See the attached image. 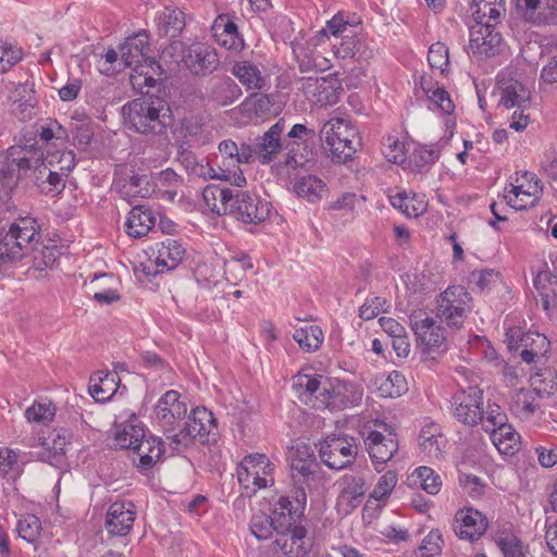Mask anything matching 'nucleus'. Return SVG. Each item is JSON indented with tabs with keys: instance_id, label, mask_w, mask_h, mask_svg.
Returning <instances> with one entry per match:
<instances>
[{
	"instance_id": "32",
	"label": "nucleus",
	"mask_w": 557,
	"mask_h": 557,
	"mask_svg": "<svg viewBox=\"0 0 557 557\" xmlns=\"http://www.w3.org/2000/svg\"><path fill=\"white\" fill-rule=\"evenodd\" d=\"M213 36L219 45L231 50H237L244 46V40L238 33L234 18L228 14H220L212 24Z\"/></svg>"
},
{
	"instance_id": "1",
	"label": "nucleus",
	"mask_w": 557,
	"mask_h": 557,
	"mask_svg": "<svg viewBox=\"0 0 557 557\" xmlns=\"http://www.w3.org/2000/svg\"><path fill=\"white\" fill-rule=\"evenodd\" d=\"M307 503V493L300 492L295 498L281 496L273 505L271 518L278 537L275 544L288 557H306L311 545L306 541L307 530L300 524Z\"/></svg>"
},
{
	"instance_id": "30",
	"label": "nucleus",
	"mask_w": 557,
	"mask_h": 557,
	"mask_svg": "<svg viewBox=\"0 0 557 557\" xmlns=\"http://www.w3.org/2000/svg\"><path fill=\"white\" fill-rule=\"evenodd\" d=\"M542 308L548 315L557 314V276L549 270L540 271L533 278Z\"/></svg>"
},
{
	"instance_id": "53",
	"label": "nucleus",
	"mask_w": 557,
	"mask_h": 557,
	"mask_svg": "<svg viewBox=\"0 0 557 557\" xmlns=\"http://www.w3.org/2000/svg\"><path fill=\"white\" fill-rule=\"evenodd\" d=\"M249 528L258 540H268L276 532V527L270 515L264 512L255 513L251 517Z\"/></svg>"
},
{
	"instance_id": "40",
	"label": "nucleus",
	"mask_w": 557,
	"mask_h": 557,
	"mask_svg": "<svg viewBox=\"0 0 557 557\" xmlns=\"http://www.w3.org/2000/svg\"><path fill=\"white\" fill-rule=\"evenodd\" d=\"M389 202L407 218H418L428 209V202L424 195H410L406 190L391 195Z\"/></svg>"
},
{
	"instance_id": "39",
	"label": "nucleus",
	"mask_w": 557,
	"mask_h": 557,
	"mask_svg": "<svg viewBox=\"0 0 557 557\" xmlns=\"http://www.w3.org/2000/svg\"><path fill=\"white\" fill-rule=\"evenodd\" d=\"M209 98L219 106L225 107L234 103L240 96L242 89L236 82L228 77H214L210 81Z\"/></svg>"
},
{
	"instance_id": "36",
	"label": "nucleus",
	"mask_w": 557,
	"mask_h": 557,
	"mask_svg": "<svg viewBox=\"0 0 557 557\" xmlns=\"http://www.w3.org/2000/svg\"><path fill=\"white\" fill-rule=\"evenodd\" d=\"M154 21L160 37L176 38L185 27V14L177 8H164L156 15Z\"/></svg>"
},
{
	"instance_id": "47",
	"label": "nucleus",
	"mask_w": 557,
	"mask_h": 557,
	"mask_svg": "<svg viewBox=\"0 0 557 557\" xmlns=\"http://www.w3.org/2000/svg\"><path fill=\"white\" fill-rule=\"evenodd\" d=\"M293 338L304 351L314 352L322 346L324 335L319 325H307L296 329Z\"/></svg>"
},
{
	"instance_id": "45",
	"label": "nucleus",
	"mask_w": 557,
	"mask_h": 557,
	"mask_svg": "<svg viewBox=\"0 0 557 557\" xmlns=\"http://www.w3.org/2000/svg\"><path fill=\"white\" fill-rule=\"evenodd\" d=\"M540 391L536 388H520L515 392L510 405L511 411L520 418L532 417L539 408Z\"/></svg>"
},
{
	"instance_id": "56",
	"label": "nucleus",
	"mask_w": 557,
	"mask_h": 557,
	"mask_svg": "<svg viewBox=\"0 0 557 557\" xmlns=\"http://www.w3.org/2000/svg\"><path fill=\"white\" fill-rule=\"evenodd\" d=\"M20 474L17 454L8 447H0V476L15 479Z\"/></svg>"
},
{
	"instance_id": "55",
	"label": "nucleus",
	"mask_w": 557,
	"mask_h": 557,
	"mask_svg": "<svg viewBox=\"0 0 557 557\" xmlns=\"http://www.w3.org/2000/svg\"><path fill=\"white\" fill-rule=\"evenodd\" d=\"M382 151L389 162L400 164L406 160L405 143L394 135L384 138Z\"/></svg>"
},
{
	"instance_id": "4",
	"label": "nucleus",
	"mask_w": 557,
	"mask_h": 557,
	"mask_svg": "<svg viewBox=\"0 0 557 557\" xmlns=\"http://www.w3.org/2000/svg\"><path fill=\"white\" fill-rule=\"evenodd\" d=\"M319 137L332 162L338 164L351 161L361 146L356 127L343 117H332L325 121L319 132Z\"/></svg>"
},
{
	"instance_id": "34",
	"label": "nucleus",
	"mask_w": 557,
	"mask_h": 557,
	"mask_svg": "<svg viewBox=\"0 0 557 557\" xmlns=\"http://www.w3.org/2000/svg\"><path fill=\"white\" fill-rule=\"evenodd\" d=\"M156 224V216L149 207L137 205L132 208L125 221V231L133 238L146 236Z\"/></svg>"
},
{
	"instance_id": "41",
	"label": "nucleus",
	"mask_w": 557,
	"mask_h": 557,
	"mask_svg": "<svg viewBox=\"0 0 557 557\" xmlns=\"http://www.w3.org/2000/svg\"><path fill=\"white\" fill-rule=\"evenodd\" d=\"M233 193L230 188L210 184L202 189V199L211 212L218 215L227 214Z\"/></svg>"
},
{
	"instance_id": "19",
	"label": "nucleus",
	"mask_w": 557,
	"mask_h": 557,
	"mask_svg": "<svg viewBox=\"0 0 557 557\" xmlns=\"http://www.w3.org/2000/svg\"><path fill=\"white\" fill-rule=\"evenodd\" d=\"M410 325L418 341L425 347L428 352H444L448 348L445 329L436 324L431 317H423L422 313H414L410 317Z\"/></svg>"
},
{
	"instance_id": "25",
	"label": "nucleus",
	"mask_w": 557,
	"mask_h": 557,
	"mask_svg": "<svg viewBox=\"0 0 557 557\" xmlns=\"http://www.w3.org/2000/svg\"><path fill=\"white\" fill-rule=\"evenodd\" d=\"M163 453L162 440L154 435L146 436L144 433V437L139 438L135 446L132 461L140 473L147 474L160 460Z\"/></svg>"
},
{
	"instance_id": "22",
	"label": "nucleus",
	"mask_w": 557,
	"mask_h": 557,
	"mask_svg": "<svg viewBox=\"0 0 557 557\" xmlns=\"http://www.w3.org/2000/svg\"><path fill=\"white\" fill-rule=\"evenodd\" d=\"M314 128H310L305 124L297 123L292 126L287 133V137L292 141L285 144L286 157L283 164L289 169L304 166L308 161V151L305 144L315 138Z\"/></svg>"
},
{
	"instance_id": "37",
	"label": "nucleus",
	"mask_w": 557,
	"mask_h": 557,
	"mask_svg": "<svg viewBox=\"0 0 557 557\" xmlns=\"http://www.w3.org/2000/svg\"><path fill=\"white\" fill-rule=\"evenodd\" d=\"M484 430L490 433L491 440L499 453L513 455L519 449L520 434L507 421L502 426L484 425Z\"/></svg>"
},
{
	"instance_id": "17",
	"label": "nucleus",
	"mask_w": 557,
	"mask_h": 557,
	"mask_svg": "<svg viewBox=\"0 0 557 557\" xmlns=\"http://www.w3.org/2000/svg\"><path fill=\"white\" fill-rule=\"evenodd\" d=\"M454 418L465 424L474 426L484 420L483 389L469 386L457 391L451 397Z\"/></svg>"
},
{
	"instance_id": "24",
	"label": "nucleus",
	"mask_w": 557,
	"mask_h": 557,
	"mask_svg": "<svg viewBox=\"0 0 557 557\" xmlns=\"http://www.w3.org/2000/svg\"><path fill=\"white\" fill-rule=\"evenodd\" d=\"M135 518L136 507L132 500H116L107 511L106 529L109 534L125 536L132 531Z\"/></svg>"
},
{
	"instance_id": "44",
	"label": "nucleus",
	"mask_w": 557,
	"mask_h": 557,
	"mask_svg": "<svg viewBox=\"0 0 557 557\" xmlns=\"http://www.w3.org/2000/svg\"><path fill=\"white\" fill-rule=\"evenodd\" d=\"M294 191L299 198L315 203L327 193V186L320 177L306 175L295 182Z\"/></svg>"
},
{
	"instance_id": "49",
	"label": "nucleus",
	"mask_w": 557,
	"mask_h": 557,
	"mask_svg": "<svg viewBox=\"0 0 557 557\" xmlns=\"http://www.w3.org/2000/svg\"><path fill=\"white\" fill-rule=\"evenodd\" d=\"M236 475L239 484L248 490L252 487L253 492H257L258 490L264 488L270 484L274 483V480L272 478L267 479L263 476H259L258 471L252 468V466H247V468L238 463L236 469Z\"/></svg>"
},
{
	"instance_id": "6",
	"label": "nucleus",
	"mask_w": 557,
	"mask_h": 557,
	"mask_svg": "<svg viewBox=\"0 0 557 557\" xmlns=\"http://www.w3.org/2000/svg\"><path fill=\"white\" fill-rule=\"evenodd\" d=\"M472 296L461 285L448 286L436 299V317L453 329H460L471 312Z\"/></svg>"
},
{
	"instance_id": "8",
	"label": "nucleus",
	"mask_w": 557,
	"mask_h": 557,
	"mask_svg": "<svg viewBox=\"0 0 557 557\" xmlns=\"http://www.w3.org/2000/svg\"><path fill=\"white\" fill-rule=\"evenodd\" d=\"M216 420L213 413L205 407H197L191 410L184 426L173 435V448H186L198 440L201 444L215 441Z\"/></svg>"
},
{
	"instance_id": "60",
	"label": "nucleus",
	"mask_w": 557,
	"mask_h": 557,
	"mask_svg": "<svg viewBox=\"0 0 557 557\" xmlns=\"http://www.w3.org/2000/svg\"><path fill=\"white\" fill-rule=\"evenodd\" d=\"M41 530V523L36 516H27L23 520H20L17 523V531L20 536L27 541L28 543H33L38 537Z\"/></svg>"
},
{
	"instance_id": "29",
	"label": "nucleus",
	"mask_w": 557,
	"mask_h": 557,
	"mask_svg": "<svg viewBox=\"0 0 557 557\" xmlns=\"http://www.w3.org/2000/svg\"><path fill=\"white\" fill-rule=\"evenodd\" d=\"M186 249L180 240L168 238L164 242L157 243L153 249L156 273L176 269L183 261Z\"/></svg>"
},
{
	"instance_id": "52",
	"label": "nucleus",
	"mask_w": 557,
	"mask_h": 557,
	"mask_svg": "<svg viewBox=\"0 0 557 557\" xmlns=\"http://www.w3.org/2000/svg\"><path fill=\"white\" fill-rule=\"evenodd\" d=\"M55 416V407L50 400L34 401L25 410V418L28 422L47 423L53 420Z\"/></svg>"
},
{
	"instance_id": "46",
	"label": "nucleus",
	"mask_w": 557,
	"mask_h": 557,
	"mask_svg": "<svg viewBox=\"0 0 557 557\" xmlns=\"http://www.w3.org/2000/svg\"><path fill=\"white\" fill-rule=\"evenodd\" d=\"M360 23V18L356 14L341 10L326 21L325 26L319 34L325 37L333 36L343 38L347 32H350V27H356Z\"/></svg>"
},
{
	"instance_id": "20",
	"label": "nucleus",
	"mask_w": 557,
	"mask_h": 557,
	"mask_svg": "<svg viewBox=\"0 0 557 557\" xmlns=\"http://www.w3.org/2000/svg\"><path fill=\"white\" fill-rule=\"evenodd\" d=\"M520 17L534 27L557 26V0H512Z\"/></svg>"
},
{
	"instance_id": "7",
	"label": "nucleus",
	"mask_w": 557,
	"mask_h": 557,
	"mask_svg": "<svg viewBox=\"0 0 557 557\" xmlns=\"http://www.w3.org/2000/svg\"><path fill=\"white\" fill-rule=\"evenodd\" d=\"M40 161H42V154L34 159L26 156L8 157L0 165V193L11 198L18 191H25Z\"/></svg>"
},
{
	"instance_id": "64",
	"label": "nucleus",
	"mask_w": 557,
	"mask_h": 557,
	"mask_svg": "<svg viewBox=\"0 0 557 557\" xmlns=\"http://www.w3.org/2000/svg\"><path fill=\"white\" fill-rule=\"evenodd\" d=\"M386 299L383 297H373L367 299L364 304L359 308V318L369 321L379 315L380 312L385 311L384 306Z\"/></svg>"
},
{
	"instance_id": "28",
	"label": "nucleus",
	"mask_w": 557,
	"mask_h": 557,
	"mask_svg": "<svg viewBox=\"0 0 557 557\" xmlns=\"http://www.w3.org/2000/svg\"><path fill=\"white\" fill-rule=\"evenodd\" d=\"M285 131V120L280 119L257 141V157L262 164H269L284 148L281 136Z\"/></svg>"
},
{
	"instance_id": "48",
	"label": "nucleus",
	"mask_w": 557,
	"mask_h": 557,
	"mask_svg": "<svg viewBox=\"0 0 557 557\" xmlns=\"http://www.w3.org/2000/svg\"><path fill=\"white\" fill-rule=\"evenodd\" d=\"M376 384L382 397H398L407 389L406 377L399 371H392L388 375L377 377Z\"/></svg>"
},
{
	"instance_id": "14",
	"label": "nucleus",
	"mask_w": 557,
	"mask_h": 557,
	"mask_svg": "<svg viewBox=\"0 0 557 557\" xmlns=\"http://www.w3.org/2000/svg\"><path fill=\"white\" fill-rule=\"evenodd\" d=\"M508 348L519 352L522 361L527 363L536 362L540 358L546 357L550 349L548 338L539 332H523L521 327H510L506 332Z\"/></svg>"
},
{
	"instance_id": "62",
	"label": "nucleus",
	"mask_w": 557,
	"mask_h": 557,
	"mask_svg": "<svg viewBox=\"0 0 557 557\" xmlns=\"http://www.w3.org/2000/svg\"><path fill=\"white\" fill-rule=\"evenodd\" d=\"M497 545L504 554V557H523V545L521 541L513 534H505L499 536Z\"/></svg>"
},
{
	"instance_id": "31",
	"label": "nucleus",
	"mask_w": 557,
	"mask_h": 557,
	"mask_svg": "<svg viewBox=\"0 0 557 557\" xmlns=\"http://www.w3.org/2000/svg\"><path fill=\"white\" fill-rule=\"evenodd\" d=\"M334 54L338 59H355L360 62L371 59L373 51L360 35L349 32L343 36L338 45L334 46Z\"/></svg>"
},
{
	"instance_id": "27",
	"label": "nucleus",
	"mask_w": 557,
	"mask_h": 557,
	"mask_svg": "<svg viewBox=\"0 0 557 557\" xmlns=\"http://www.w3.org/2000/svg\"><path fill=\"white\" fill-rule=\"evenodd\" d=\"M534 180L532 175L531 180L527 184L521 183L519 185L510 184V189L505 188V200L506 205L513 208L515 210H525L530 207H534L542 196V187L539 181Z\"/></svg>"
},
{
	"instance_id": "33",
	"label": "nucleus",
	"mask_w": 557,
	"mask_h": 557,
	"mask_svg": "<svg viewBox=\"0 0 557 557\" xmlns=\"http://www.w3.org/2000/svg\"><path fill=\"white\" fill-rule=\"evenodd\" d=\"M120 377L117 373L110 371L95 372L88 384L90 396L98 403L110 400L119 388Z\"/></svg>"
},
{
	"instance_id": "57",
	"label": "nucleus",
	"mask_w": 557,
	"mask_h": 557,
	"mask_svg": "<svg viewBox=\"0 0 557 557\" xmlns=\"http://www.w3.org/2000/svg\"><path fill=\"white\" fill-rule=\"evenodd\" d=\"M428 61L432 69H437L444 73L449 65L448 48L443 42L432 44L428 52Z\"/></svg>"
},
{
	"instance_id": "13",
	"label": "nucleus",
	"mask_w": 557,
	"mask_h": 557,
	"mask_svg": "<svg viewBox=\"0 0 557 557\" xmlns=\"http://www.w3.org/2000/svg\"><path fill=\"white\" fill-rule=\"evenodd\" d=\"M320 396V404H313L315 409L342 410L360 404L362 388L349 381H327L323 383Z\"/></svg>"
},
{
	"instance_id": "10",
	"label": "nucleus",
	"mask_w": 557,
	"mask_h": 557,
	"mask_svg": "<svg viewBox=\"0 0 557 557\" xmlns=\"http://www.w3.org/2000/svg\"><path fill=\"white\" fill-rule=\"evenodd\" d=\"M228 215L247 225H260L269 220L272 205L256 193H233Z\"/></svg>"
},
{
	"instance_id": "18",
	"label": "nucleus",
	"mask_w": 557,
	"mask_h": 557,
	"mask_svg": "<svg viewBox=\"0 0 557 557\" xmlns=\"http://www.w3.org/2000/svg\"><path fill=\"white\" fill-rule=\"evenodd\" d=\"M488 528V519L473 507H463L456 511L451 529L461 541L474 543L479 541Z\"/></svg>"
},
{
	"instance_id": "12",
	"label": "nucleus",
	"mask_w": 557,
	"mask_h": 557,
	"mask_svg": "<svg viewBox=\"0 0 557 557\" xmlns=\"http://www.w3.org/2000/svg\"><path fill=\"white\" fill-rule=\"evenodd\" d=\"M156 420L170 444L173 445V435L187 416V405L181 399V394L175 389L166 391L154 406Z\"/></svg>"
},
{
	"instance_id": "63",
	"label": "nucleus",
	"mask_w": 557,
	"mask_h": 557,
	"mask_svg": "<svg viewBox=\"0 0 557 557\" xmlns=\"http://www.w3.org/2000/svg\"><path fill=\"white\" fill-rule=\"evenodd\" d=\"M131 84L134 89L139 90L141 96H145L146 94H150V88H154L158 85V79L148 73H144V71L140 70V65H138L135 66L134 73L131 75Z\"/></svg>"
},
{
	"instance_id": "38",
	"label": "nucleus",
	"mask_w": 557,
	"mask_h": 557,
	"mask_svg": "<svg viewBox=\"0 0 557 557\" xmlns=\"http://www.w3.org/2000/svg\"><path fill=\"white\" fill-rule=\"evenodd\" d=\"M312 85L309 84L308 88ZM343 87L337 78L334 77H320L315 78L313 83L312 100L321 106H333L339 101Z\"/></svg>"
},
{
	"instance_id": "15",
	"label": "nucleus",
	"mask_w": 557,
	"mask_h": 557,
	"mask_svg": "<svg viewBox=\"0 0 557 557\" xmlns=\"http://www.w3.org/2000/svg\"><path fill=\"white\" fill-rule=\"evenodd\" d=\"M504 44L498 25L473 24L469 28V46L467 52L478 61L497 55Z\"/></svg>"
},
{
	"instance_id": "21",
	"label": "nucleus",
	"mask_w": 557,
	"mask_h": 557,
	"mask_svg": "<svg viewBox=\"0 0 557 557\" xmlns=\"http://www.w3.org/2000/svg\"><path fill=\"white\" fill-rule=\"evenodd\" d=\"M319 465L313 454L308 451V447L304 449L297 448L290 458V478L297 486L296 494L307 490H311L319 478Z\"/></svg>"
},
{
	"instance_id": "61",
	"label": "nucleus",
	"mask_w": 557,
	"mask_h": 557,
	"mask_svg": "<svg viewBox=\"0 0 557 557\" xmlns=\"http://www.w3.org/2000/svg\"><path fill=\"white\" fill-rule=\"evenodd\" d=\"M441 435L432 433L429 429H423L419 434V445L423 453L430 458H437L441 455L438 440Z\"/></svg>"
},
{
	"instance_id": "50",
	"label": "nucleus",
	"mask_w": 557,
	"mask_h": 557,
	"mask_svg": "<svg viewBox=\"0 0 557 557\" xmlns=\"http://www.w3.org/2000/svg\"><path fill=\"white\" fill-rule=\"evenodd\" d=\"M414 484H419L428 494L436 495L442 486L441 476L430 467H419L412 474Z\"/></svg>"
},
{
	"instance_id": "35",
	"label": "nucleus",
	"mask_w": 557,
	"mask_h": 557,
	"mask_svg": "<svg viewBox=\"0 0 557 557\" xmlns=\"http://www.w3.org/2000/svg\"><path fill=\"white\" fill-rule=\"evenodd\" d=\"M470 9L474 24L499 25L506 13L504 0H473Z\"/></svg>"
},
{
	"instance_id": "58",
	"label": "nucleus",
	"mask_w": 557,
	"mask_h": 557,
	"mask_svg": "<svg viewBox=\"0 0 557 557\" xmlns=\"http://www.w3.org/2000/svg\"><path fill=\"white\" fill-rule=\"evenodd\" d=\"M144 429L137 425H126L121 432L116 433L115 444L122 449L135 450L139 438L144 437Z\"/></svg>"
},
{
	"instance_id": "54",
	"label": "nucleus",
	"mask_w": 557,
	"mask_h": 557,
	"mask_svg": "<svg viewBox=\"0 0 557 557\" xmlns=\"http://www.w3.org/2000/svg\"><path fill=\"white\" fill-rule=\"evenodd\" d=\"M294 386L299 391V394L302 396L304 394L308 397H315V400L320 404V392L322 389L323 384L319 380L318 376H312L309 374L298 373L295 376Z\"/></svg>"
},
{
	"instance_id": "9",
	"label": "nucleus",
	"mask_w": 557,
	"mask_h": 557,
	"mask_svg": "<svg viewBox=\"0 0 557 557\" xmlns=\"http://www.w3.org/2000/svg\"><path fill=\"white\" fill-rule=\"evenodd\" d=\"M321 461L332 470H343L355 463L359 453L357 441L347 434H330L318 444Z\"/></svg>"
},
{
	"instance_id": "42",
	"label": "nucleus",
	"mask_w": 557,
	"mask_h": 557,
	"mask_svg": "<svg viewBox=\"0 0 557 557\" xmlns=\"http://www.w3.org/2000/svg\"><path fill=\"white\" fill-rule=\"evenodd\" d=\"M339 497L356 508L366 495V481L362 475L345 474L338 481Z\"/></svg>"
},
{
	"instance_id": "3",
	"label": "nucleus",
	"mask_w": 557,
	"mask_h": 557,
	"mask_svg": "<svg viewBox=\"0 0 557 557\" xmlns=\"http://www.w3.org/2000/svg\"><path fill=\"white\" fill-rule=\"evenodd\" d=\"M38 221L17 216L5 232H0V263H15L29 257L41 243Z\"/></svg>"
},
{
	"instance_id": "2",
	"label": "nucleus",
	"mask_w": 557,
	"mask_h": 557,
	"mask_svg": "<svg viewBox=\"0 0 557 557\" xmlns=\"http://www.w3.org/2000/svg\"><path fill=\"white\" fill-rule=\"evenodd\" d=\"M122 113L127 127L141 135H165L174 122L166 100L153 94L126 102Z\"/></svg>"
},
{
	"instance_id": "51",
	"label": "nucleus",
	"mask_w": 557,
	"mask_h": 557,
	"mask_svg": "<svg viewBox=\"0 0 557 557\" xmlns=\"http://www.w3.org/2000/svg\"><path fill=\"white\" fill-rule=\"evenodd\" d=\"M444 546L443 534L438 529H432L422 540L416 552V557H441Z\"/></svg>"
},
{
	"instance_id": "5",
	"label": "nucleus",
	"mask_w": 557,
	"mask_h": 557,
	"mask_svg": "<svg viewBox=\"0 0 557 557\" xmlns=\"http://www.w3.org/2000/svg\"><path fill=\"white\" fill-rule=\"evenodd\" d=\"M496 90L499 96L498 107L513 109L509 127L516 132L524 131L530 123V115L525 111L531 104V91L520 81L513 78H498Z\"/></svg>"
},
{
	"instance_id": "23",
	"label": "nucleus",
	"mask_w": 557,
	"mask_h": 557,
	"mask_svg": "<svg viewBox=\"0 0 557 557\" xmlns=\"http://www.w3.org/2000/svg\"><path fill=\"white\" fill-rule=\"evenodd\" d=\"M240 164L242 162L238 158H221L216 169L209 162H197L194 172L203 178L221 180L230 182L234 186L243 187L246 185V177L239 168Z\"/></svg>"
},
{
	"instance_id": "43",
	"label": "nucleus",
	"mask_w": 557,
	"mask_h": 557,
	"mask_svg": "<svg viewBox=\"0 0 557 557\" xmlns=\"http://www.w3.org/2000/svg\"><path fill=\"white\" fill-rule=\"evenodd\" d=\"M231 72L247 90H260L265 86V78L258 66L250 61H236Z\"/></svg>"
},
{
	"instance_id": "16",
	"label": "nucleus",
	"mask_w": 557,
	"mask_h": 557,
	"mask_svg": "<svg viewBox=\"0 0 557 557\" xmlns=\"http://www.w3.org/2000/svg\"><path fill=\"white\" fill-rule=\"evenodd\" d=\"M173 51L182 52V62L186 69L196 76H206L213 73L220 60L215 49L203 44H194L190 47H185L182 41H173L170 45Z\"/></svg>"
},
{
	"instance_id": "26",
	"label": "nucleus",
	"mask_w": 557,
	"mask_h": 557,
	"mask_svg": "<svg viewBox=\"0 0 557 557\" xmlns=\"http://www.w3.org/2000/svg\"><path fill=\"white\" fill-rule=\"evenodd\" d=\"M119 50L121 60L126 67L138 66L143 61H149L150 64L156 63L154 59L147 57L149 35L146 30H139L128 36Z\"/></svg>"
},
{
	"instance_id": "59",
	"label": "nucleus",
	"mask_w": 557,
	"mask_h": 557,
	"mask_svg": "<svg viewBox=\"0 0 557 557\" xmlns=\"http://www.w3.org/2000/svg\"><path fill=\"white\" fill-rule=\"evenodd\" d=\"M396 484L397 473L395 471H387L379 479L370 497L375 500H385L389 497Z\"/></svg>"
},
{
	"instance_id": "11",
	"label": "nucleus",
	"mask_w": 557,
	"mask_h": 557,
	"mask_svg": "<svg viewBox=\"0 0 557 557\" xmlns=\"http://www.w3.org/2000/svg\"><path fill=\"white\" fill-rule=\"evenodd\" d=\"M374 424L382 428L384 432L377 430L363 431V443L366 449L377 472H381L387 461L398 451L399 444L397 434L393 428L384 421L375 420Z\"/></svg>"
}]
</instances>
